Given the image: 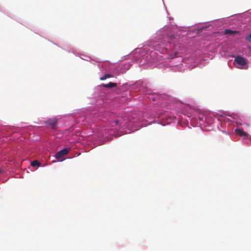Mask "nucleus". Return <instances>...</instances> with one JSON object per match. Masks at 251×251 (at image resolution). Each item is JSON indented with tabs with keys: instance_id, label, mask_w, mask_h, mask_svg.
<instances>
[{
	"instance_id": "f257e3e1",
	"label": "nucleus",
	"mask_w": 251,
	"mask_h": 251,
	"mask_svg": "<svg viewBox=\"0 0 251 251\" xmlns=\"http://www.w3.org/2000/svg\"><path fill=\"white\" fill-rule=\"evenodd\" d=\"M234 62H236L241 66H244L247 64V59L243 57L238 56L235 58Z\"/></svg>"
},
{
	"instance_id": "f03ea898",
	"label": "nucleus",
	"mask_w": 251,
	"mask_h": 251,
	"mask_svg": "<svg viewBox=\"0 0 251 251\" xmlns=\"http://www.w3.org/2000/svg\"><path fill=\"white\" fill-rule=\"evenodd\" d=\"M70 150V149H64L61 151H59L56 154V158L58 160L60 159L64 155H66L69 152Z\"/></svg>"
},
{
	"instance_id": "7ed1b4c3",
	"label": "nucleus",
	"mask_w": 251,
	"mask_h": 251,
	"mask_svg": "<svg viewBox=\"0 0 251 251\" xmlns=\"http://www.w3.org/2000/svg\"><path fill=\"white\" fill-rule=\"evenodd\" d=\"M45 123L46 124L50 126L52 129H55L57 120L55 118L49 119Z\"/></svg>"
},
{
	"instance_id": "20e7f679",
	"label": "nucleus",
	"mask_w": 251,
	"mask_h": 251,
	"mask_svg": "<svg viewBox=\"0 0 251 251\" xmlns=\"http://www.w3.org/2000/svg\"><path fill=\"white\" fill-rule=\"evenodd\" d=\"M236 133L240 136L243 137L244 138H248L249 137V134L244 131L243 129L238 128L235 129Z\"/></svg>"
},
{
	"instance_id": "39448f33",
	"label": "nucleus",
	"mask_w": 251,
	"mask_h": 251,
	"mask_svg": "<svg viewBox=\"0 0 251 251\" xmlns=\"http://www.w3.org/2000/svg\"><path fill=\"white\" fill-rule=\"evenodd\" d=\"M102 86L105 88H111L112 87H117V84L116 83L110 82L108 84H102Z\"/></svg>"
},
{
	"instance_id": "423d86ee",
	"label": "nucleus",
	"mask_w": 251,
	"mask_h": 251,
	"mask_svg": "<svg viewBox=\"0 0 251 251\" xmlns=\"http://www.w3.org/2000/svg\"><path fill=\"white\" fill-rule=\"evenodd\" d=\"M112 77V75H110V74H105L103 76H102V77H101L100 78V80H104L106 79V78H110V77Z\"/></svg>"
},
{
	"instance_id": "0eeeda50",
	"label": "nucleus",
	"mask_w": 251,
	"mask_h": 251,
	"mask_svg": "<svg viewBox=\"0 0 251 251\" xmlns=\"http://www.w3.org/2000/svg\"><path fill=\"white\" fill-rule=\"evenodd\" d=\"M31 165L33 167L39 166L40 163L37 160H34L31 163Z\"/></svg>"
},
{
	"instance_id": "6e6552de",
	"label": "nucleus",
	"mask_w": 251,
	"mask_h": 251,
	"mask_svg": "<svg viewBox=\"0 0 251 251\" xmlns=\"http://www.w3.org/2000/svg\"><path fill=\"white\" fill-rule=\"evenodd\" d=\"M234 32H236V31H232V30H231L230 29H226L225 30V33L226 34H232V33H233Z\"/></svg>"
},
{
	"instance_id": "1a4fd4ad",
	"label": "nucleus",
	"mask_w": 251,
	"mask_h": 251,
	"mask_svg": "<svg viewBox=\"0 0 251 251\" xmlns=\"http://www.w3.org/2000/svg\"><path fill=\"white\" fill-rule=\"evenodd\" d=\"M245 39L246 40H247V41L249 42H251V34L246 36L245 37Z\"/></svg>"
},
{
	"instance_id": "9d476101",
	"label": "nucleus",
	"mask_w": 251,
	"mask_h": 251,
	"mask_svg": "<svg viewBox=\"0 0 251 251\" xmlns=\"http://www.w3.org/2000/svg\"><path fill=\"white\" fill-rule=\"evenodd\" d=\"M3 172V170L0 169V174Z\"/></svg>"
},
{
	"instance_id": "9b49d317",
	"label": "nucleus",
	"mask_w": 251,
	"mask_h": 251,
	"mask_svg": "<svg viewBox=\"0 0 251 251\" xmlns=\"http://www.w3.org/2000/svg\"><path fill=\"white\" fill-rule=\"evenodd\" d=\"M115 122H116V124L118 123V121H116Z\"/></svg>"
}]
</instances>
